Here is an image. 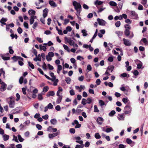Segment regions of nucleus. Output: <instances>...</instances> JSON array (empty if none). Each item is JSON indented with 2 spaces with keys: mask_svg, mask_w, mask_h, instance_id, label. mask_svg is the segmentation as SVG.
<instances>
[{
  "mask_svg": "<svg viewBox=\"0 0 148 148\" xmlns=\"http://www.w3.org/2000/svg\"><path fill=\"white\" fill-rule=\"evenodd\" d=\"M73 5L74 7L75 10L77 13L80 14L81 12L80 9L82 8L81 5L79 3L74 1L73 3Z\"/></svg>",
  "mask_w": 148,
  "mask_h": 148,
  "instance_id": "f257e3e1",
  "label": "nucleus"
},
{
  "mask_svg": "<svg viewBox=\"0 0 148 148\" xmlns=\"http://www.w3.org/2000/svg\"><path fill=\"white\" fill-rule=\"evenodd\" d=\"M132 108L130 106L127 105L124 108V112L125 114H130L132 111Z\"/></svg>",
  "mask_w": 148,
  "mask_h": 148,
  "instance_id": "f03ea898",
  "label": "nucleus"
},
{
  "mask_svg": "<svg viewBox=\"0 0 148 148\" xmlns=\"http://www.w3.org/2000/svg\"><path fill=\"white\" fill-rule=\"evenodd\" d=\"M97 21L99 25L104 26L106 23V22L104 20L99 18L97 19Z\"/></svg>",
  "mask_w": 148,
  "mask_h": 148,
  "instance_id": "7ed1b4c3",
  "label": "nucleus"
},
{
  "mask_svg": "<svg viewBox=\"0 0 148 148\" xmlns=\"http://www.w3.org/2000/svg\"><path fill=\"white\" fill-rule=\"evenodd\" d=\"M131 16L134 19H137L138 18V14L134 11H131Z\"/></svg>",
  "mask_w": 148,
  "mask_h": 148,
  "instance_id": "20e7f679",
  "label": "nucleus"
},
{
  "mask_svg": "<svg viewBox=\"0 0 148 148\" xmlns=\"http://www.w3.org/2000/svg\"><path fill=\"white\" fill-rule=\"evenodd\" d=\"M7 88V85L4 82H2L1 86L0 88V90L2 92L4 91Z\"/></svg>",
  "mask_w": 148,
  "mask_h": 148,
  "instance_id": "39448f33",
  "label": "nucleus"
},
{
  "mask_svg": "<svg viewBox=\"0 0 148 148\" xmlns=\"http://www.w3.org/2000/svg\"><path fill=\"white\" fill-rule=\"evenodd\" d=\"M12 59L13 60L14 62H16L18 60H21L23 61V59L20 56H14L12 58Z\"/></svg>",
  "mask_w": 148,
  "mask_h": 148,
  "instance_id": "423d86ee",
  "label": "nucleus"
},
{
  "mask_svg": "<svg viewBox=\"0 0 148 148\" xmlns=\"http://www.w3.org/2000/svg\"><path fill=\"white\" fill-rule=\"evenodd\" d=\"M123 43L125 45L130 46L131 45V42L129 40L124 38L123 39Z\"/></svg>",
  "mask_w": 148,
  "mask_h": 148,
  "instance_id": "0eeeda50",
  "label": "nucleus"
},
{
  "mask_svg": "<svg viewBox=\"0 0 148 148\" xmlns=\"http://www.w3.org/2000/svg\"><path fill=\"white\" fill-rule=\"evenodd\" d=\"M96 121L99 124L101 125L104 121V119L102 117H99L97 119Z\"/></svg>",
  "mask_w": 148,
  "mask_h": 148,
  "instance_id": "6e6552de",
  "label": "nucleus"
},
{
  "mask_svg": "<svg viewBox=\"0 0 148 148\" xmlns=\"http://www.w3.org/2000/svg\"><path fill=\"white\" fill-rule=\"evenodd\" d=\"M48 10L47 8L45 9L43 11V16L44 18H45L47 15Z\"/></svg>",
  "mask_w": 148,
  "mask_h": 148,
  "instance_id": "1a4fd4ad",
  "label": "nucleus"
},
{
  "mask_svg": "<svg viewBox=\"0 0 148 148\" xmlns=\"http://www.w3.org/2000/svg\"><path fill=\"white\" fill-rule=\"evenodd\" d=\"M9 107L11 108H13L15 104L14 101L10 100L9 102Z\"/></svg>",
  "mask_w": 148,
  "mask_h": 148,
  "instance_id": "9d476101",
  "label": "nucleus"
},
{
  "mask_svg": "<svg viewBox=\"0 0 148 148\" xmlns=\"http://www.w3.org/2000/svg\"><path fill=\"white\" fill-rule=\"evenodd\" d=\"M49 4L53 7H56L57 6L56 3L53 1H49Z\"/></svg>",
  "mask_w": 148,
  "mask_h": 148,
  "instance_id": "9b49d317",
  "label": "nucleus"
},
{
  "mask_svg": "<svg viewBox=\"0 0 148 148\" xmlns=\"http://www.w3.org/2000/svg\"><path fill=\"white\" fill-rule=\"evenodd\" d=\"M54 95V92L53 91H51L48 92L47 95V97H49L51 96H53Z\"/></svg>",
  "mask_w": 148,
  "mask_h": 148,
  "instance_id": "f8f14e48",
  "label": "nucleus"
},
{
  "mask_svg": "<svg viewBox=\"0 0 148 148\" xmlns=\"http://www.w3.org/2000/svg\"><path fill=\"white\" fill-rule=\"evenodd\" d=\"M58 90L57 91L56 95L57 96H61L60 94V92H62L63 91V89L61 87H58Z\"/></svg>",
  "mask_w": 148,
  "mask_h": 148,
  "instance_id": "ddd939ff",
  "label": "nucleus"
},
{
  "mask_svg": "<svg viewBox=\"0 0 148 148\" xmlns=\"http://www.w3.org/2000/svg\"><path fill=\"white\" fill-rule=\"evenodd\" d=\"M58 96V97L57 99L56 103H59L61 102V101L62 98V96L61 95Z\"/></svg>",
  "mask_w": 148,
  "mask_h": 148,
  "instance_id": "4468645a",
  "label": "nucleus"
},
{
  "mask_svg": "<svg viewBox=\"0 0 148 148\" xmlns=\"http://www.w3.org/2000/svg\"><path fill=\"white\" fill-rule=\"evenodd\" d=\"M36 16H31L30 19V23L31 25L32 24L34 21L35 17H36Z\"/></svg>",
  "mask_w": 148,
  "mask_h": 148,
  "instance_id": "2eb2a0df",
  "label": "nucleus"
},
{
  "mask_svg": "<svg viewBox=\"0 0 148 148\" xmlns=\"http://www.w3.org/2000/svg\"><path fill=\"white\" fill-rule=\"evenodd\" d=\"M50 122L52 124L55 125L57 123V121L55 119H52L50 120Z\"/></svg>",
  "mask_w": 148,
  "mask_h": 148,
  "instance_id": "dca6fc26",
  "label": "nucleus"
},
{
  "mask_svg": "<svg viewBox=\"0 0 148 148\" xmlns=\"http://www.w3.org/2000/svg\"><path fill=\"white\" fill-rule=\"evenodd\" d=\"M105 132L109 133L111 131H113V130L111 127H110L109 128H107L105 130H104Z\"/></svg>",
  "mask_w": 148,
  "mask_h": 148,
  "instance_id": "f3484780",
  "label": "nucleus"
},
{
  "mask_svg": "<svg viewBox=\"0 0 148 148\" xmlns=\"http://www.w3.org/2000/svg\"><path fill=\"white\" fill-rule=\"evenodd\" d=\"M3 140L5 141L9 139V135L5 134L3 135Z\"/></svg>",
  "mask_w": 148,
  "mask_h": 148,
  "instance_id": "a211bd4d",
  "label": "nucleus"
},
{
  "mask_svg": "<svg viewBox=\"0 0 148 148\" xmlns=\"http://www.w3.org/2000/svg\"><path fill=\"white\" fill-rule=\"evenodd\" d=\"M114 69V66H110L108 67L107 68V70L109 71H110L111 73H112Z\"/></svg>",
  "mask_w": 148,
  "mask_h": 148,
  "instance_id": "6ab92c4d",
  "label": "nucleus"
},
{
  "mask_svg": "<svg viewBox=\"0 0 148 148\" xmlns=\"http://www.w3.org/2000/svg\"><path fill=\"white\" fill-rule=\"evenodd\" d=\"M120 89L122 91H124V93L125 94H127V93H126L125 92V91L128 92V91H130V89H129L128 90H126L125 88L124 87H121L120 88Z\"/></svg>",
  "mask_w": 148,
  "mask_h": 148,
  "instance_id": "aec40b11",
  "label": "nucleus"
},
{
  "mask_svg": "<svg viewBox=\"0 0 148 148\" xmlns=\"http://www.w3.org/2000/svg\"><path fill=\"white\" fill-rule=\"evenodd\" d=\"M109 4L111 6H117L116 3L114 1H110Z\"/></svg>",
  "mask_w": 148,
  "mask_h": 148,
  "instance_id": "412c9836",
  "label": "nucleus"
},
{
  "mask_svg": "<svg viewBox=\"0 0 148 148\" xmlns=\"http://www.w3.org/2000/svg\"><path fill=\"white\" fill-rule=\"evenodd\" d=\"M82 35L84 36H86L88 35L87 31L85 29L82 30Z\"/></svg>",
  "mask_w": 148,
  "mask_h": 148,
  "instance_id": "4be33fe9",
  "label": "nucleus"
},
{
  "mask_svg": "<svg viewBox=\"0 0 148 148\" xmlns=\"http://www.w3.org/2000/svg\"><path fill=\"white\" fill-rule=\"evenodd\" d=\"M126 142L129 144H131L132 143L134 144L135 143V142H133L130 138H128L126 139Z\"/></svg>",
  "mask_w": 148,
  "mask_h": 148,
  "instance_id": "5701e85b",
  "label": "nucleus"
},
{
  "mask_svg": "<svg viewBox=\"0 0 148 148\" xmlns=\"http://www.w3.org/2000/svg\"><path fill=\"white\" fill-rule=\"evenodd\" d=\"M124 34L126 36H128L130 34V30L128 29H125L124 31Z\"/></svg>",
  "mask_w": 148,
  "mask_h": 148,
  "instance_id": "b1692460",
  "label": "nucleus"
},
{
  "mask_svg": "<svg viewBox=\"0 0 148 148\" xmlns=\"http://www.w3.org/2000/svg\"><path fill=\"white\" fill-rule=\"evenodd\" d=\"M103 3V2L101 1H99L98 0H97L95 2V5H101Z\"/></svg>",
  "mask_w": 148,
  "mask_h": 148,
  "instance_id": "393cba45",
  "label": "nucleus"
},
{
  "mask_svg": "<svg viewBox=\"0 0 148 148\" xmlns=\"http://www.w3.org/2000/svg\"><path fill=\"white\" fill-rule=\"evenodd\" d=\"M1 56L2 58L5 60H9L10 58V57L5 56L3 55H1Z\"/></svg>",
  "mask_w": 148,
  "mask_h": 148,
  "instance_id": "a878e982",
  "label": "nucleus"
},
{
  "mask_svg": "<svg viewBox=\"0 0 148 148\" xmlns=\"http://www.w3.org/2000/svg\"><path fill=\"white\" fill-rule=\"evenodd\" d=\"M35 11L33 10H29L28 11V13L29 15H34L35 14Z\"/></svg>",
  "mask_w": 148,
  "mask_h": 148,
  "instance_id": "bb28decb",
  "label": "nucleus"
},
{
  "mask_svg": "<svg viewBox=\"0 0 148 148\" xmlns=\"http://www.w3.org/2000/svg\"><path fill=\"white\" fill-rule=\"evenodd\" d=\"M39 47L40 50L42 49L44 51H46L47 48L45 46H42V45H39Z\"/></svg>",
  "mask_w": 148,
  "mask_h": 148,
  "instance_id": "cd10ccee",
  "label": "nucleus"
},
{
  "mask_svg": "<svg viewBox=\"0 0 148 148\" xmlns=\"http://www.w3.org/2000/svg\"><path fill=\"white\" fill-rule=\"evenodd\" d=\"M119 117L118 118L119 120H124V114H121L119 115Z\"/></svg>",
  "mask_w": 148,
  "mask_h": 148,
  "instance_id": "c85d7f7f",
  "label": "nucleus"
},
{
  "mask_svg": "<svg viewBox=\"0 0 148 148\" xmlns=\"http://www.w3.org/2000/svg\"><path fill=\"white\" fill-rule=\"evenodd\" d=\"M141 41H143L145 45H147L148 44V42L147 41L146 39L145 38H142L140 42H141Z\"/></svg>",
  "mask_w": 148,
  "mask_h": 148,
  "instance_id": "c756f323",
  "label": "nucleus"
},
{
  "mask_svg": "<svg viewBox=\"0 0 148 148\" xmlns=\"http://www.w3.org/2000/svg\"><path fill=\"white\" fill-rule=\"evenodd\" d=\"M71 80V79L69 77H66L65 81L67 84H70Z\"/></svg>",
  "mask_w": 148,
  "mask_h": 148,
  "instance_id": "7c9ffc66",
  "label": "nucleus"
},
{
  "mask_svg": "<svg viewBox=\"0 0 148 148\" xmlns=\"http://www.w3.org/2000/svg\"><path fill=\"white\" fill-rule=\"evenodd\" d=\"M18 139L20 142H23L24 140V139L23 138L21 137V136L19 134L18 135Z\"/></svg>",
  "mask_w": 148,
  "mask_h": 148,
  "instance_id": "2f4dec72",
  "label": "nucleus"
},
{
  "mask_svg": "<svg viewBox=\"0 0 148 148\" xmlns=\"http://www.w3.org/2000/svg\"><path fill=\"white\" fill-rule=\"evenodd\" d=\"M99 103L100 106H103L104 105L106 106V104H105L104 102L101 100H100L99 101Z\"/></svg>",
  "mask_w": 148,
  "mask_h": 148,
  "instance_id": "473e14b6",
  "label": "nucleus"
},
{
  "mask_svg": "<svg viewBox=\"0 0 148 148\" xmlns=\"http://www.w3.org/2000/svg\"><path fill=\"white\" fill-rule=\"evenodd\" d=\"M28 63L29 66L32 69H33L34 68V66L33 64L32 63L28 61Z\"/></svg>",
  "mask_w": 148,
  "mask_h": 148,
  "instance_id": "72a5a7b5",
  "label": "nucleus"
},
{
  "mask_svg": "<svg viewBox=\"0 0 148 148\" xmlns=\"http://www.w3.org/2000/svg\"><path fill=\"white\" fill-rule=\"evenodd\" d=\"M116 112L114 110H112L109 113V115L110 116H112L115 114Z\"/></svg>",
  "mask_w": 148,
  "mask_h": 148,
  "instance_id": "f704fd0d",
  "label": "nucleus"
},
{
  "mask_svg": "<svg viewBox=\"0 0 148 148\" xmlns=\"http://www.w3.org/2000/svg\"><path fill=\"white\" fill-rule=\"evenodd\" d=\"M94 112H99V110L97 108V106L96 105H95L94 106Z\"/></svg>",
  "mask_w": 148,
  "mask_h": 148,
  "instance_id": "c9c22d12",
  "label": "nucleus"
},
{
  "mask_svg": "<svg viewBox=\"0 0 148 148\" xmlns=\"http://www.w3.org/2000/svg\"><path fill=\"white\" fill-rule=\"evenodd\" d=\"M95 137L97 139H100L101 138V136L98 133H96L95 134Z\"/></svg>",
  "mask_w": 148,
  "mask_h": 148,
  "instance_id": "e433bc0d",
  "label": "nucleus"
},
{
  "mask_svg": "<svg viewBox=\"0 0 148 148\" xmlns=\"http://www.w3.org/2000/svg\"><path fill=\"white\" fill-rule=\"evenodd\" d=\"M122 101L125 104H126L127 103L129 100L127 98H123L122 99Z\"/></svg>",
  "mask_w": 148,
  "mask_h": 148,
  "instance_id": "4c0bfd02",
  "label": "nucleus"
},
{
  "mask_svg": "<svg viewBox=\"0 0 148 148\" xmlns=\"http://www.w3.org/2000/svg\"><path fill=\"white\" fill-rule=\"evenodd\" d=\"M64 40L65 41L67 42L68 43H69L70 42L71 40V38H68L66 37H64Z\"/></svg>",
  "mask_w": 148,
  "mask_h": 148,
  "instance_id": "58836bf2",
  "label": "nucleus"
},
{
  "mask_svg": "<svg viewBox=\"0 0 148 148\" xmlns=\"http://www.w3.org/2000/svg\"><path fill=\"white\" fill-rule=\"evenodd\" d=\"M86 100L84 98L82 99V101L81 102L82 104L83 105H85L87 103Z\"/></svg>",
  "mask_w": 148,
  "mask_h": 148,
  "instance_id": "ea45409f",
  "label": "nucleus"
},
{
  "mask_svg": "<svg viewBox=\"0 0 148 148\" xmlns=\"http://www.w3.org/2000/svg\"><path fill=\"white\" fill-rule=\"evenodd\" d=\"M85 75L87 78V81L88 82H89L90 80V75L87 73H86V74Z\"/></svg>",
  "mask_w": 148,
  "mask_h": 148,
  "instance_id": "a19ab883",
  "label": "nucleus"
},
{
  "mask_svg": "<svg viewBox=\"0 0 148 148\" xmlns=\"http://www.w3.org/2000/svg\"><path fill=\"white\" fill-rule=\"evenodd\" d=\"M49 89V87L48 86L44 87L43 89V92H47Z\"/></svg>",
  "mask_w": 148,
  "mask_h": 148,
  "instance_id": "79ce46f5",
  "label": "nucleus"
},
{
  "mask_svg": "<svg viewBox=\"0 0 148 148\" xmlns=\"http://www.w3.org/2000/svg\"><path fill=\"white\" fill-rule=\"evenodd\" d=\"M9 52L11 54H13L14 53V51L12 49V47L10 46L9 47Z\"/></svg>",
  "mask_w": 148,
  "mask_h": 148,
  "instance_id": "37998d69",
  "label": "nucleus"
},
{
  "mask_svg": "<svg viewBox=\"0 0 148 148\" xmlns=\"http://www.w3.org/2000/svg\"><path fill=\"white\" fill-rule=\"evenodd\" d=\"M87 103L88 104H90L92 101V99L91 98H87Z\"/></svg>",
  "mask_w": 148,
  "mask_h": 148,
  "instance_id": "c03bdc74",
  "label": "nucleus"
},
{
  "mask_svg": "<svg viewBox=\"0 0 148 148\" xmlns=\"http://www.w3.org/2000/svg\"><path fill=\"white\" fill-rule=\"evenodd\" d=\"M63 47L64 49L66 50L68 52H69L70 51L69 48L67 45H63Z\"/></svg>",
  "mask_w": 148,
  "mask_h": 148,
  "instance_id": "a18cd8bd",
  "label": "nucleus"
},
{
  "mask_svg": "<svg viewBox=\"0 0 148 148\" xmlns=\"http://www.w3.org/2000/svg\"><path fill=\"white\" fill-rule=\"evenodd\" d=\"M84 79V76H81L80 77H78V80L80 81H83Z\"/></svg>",
  "mask_w": 148,
  "mask_h": 148,
  "instance_id": "49530a36",
  "label": "nucleus"
},
{
  "mask_svg": "<svg viewBox=\"0 0 148 148\" xmlns=\"http://www.w3.org/2000/svg\"><path fill=\"white\" fill-rule=\"evenodd\" d=\"M32 52L34 54V55L36 56V57L37 56V52L36 50L35 49H34L33 48V51Z\"/></svg>",
  "mask_w": 148,
  "mask_h": 148,
  "instance_id": "de8ad7c7",
  "label": "nucleus"
},
{
  "mask_svg": "<svg viewBox=\"0 0 148 148\" xmlns=\"http://www.w3.org/2000/svg\"><path fill=\"white\" fill-rule=\"evenodd\" d=\"M54 53L53 52H49L48 53L47 56H49L51 57H53L54 56Z\"/></svg>",
  "mask_w": 148,
  "mask_h": 148,
  "instance_id": "09e8293b",
  "label": "nucleus"
},
{
  "mask_svg": "<svg viewBox=\"0 0 148 148\" xmlns=\"http://www.w3.org/2000/svg\"><path fill=\"white\" fill-rule=\"evenodd\" d=\"M13 137V138L12 139V140H14L16 142L18 143V141L17 139V137L15 136L14 135Z\"/></svg>",
  "mask_w": 148,
  "mask_h": 148,
  "instance_id": "8fccbe9b",
  "label": "nucleus"
},
{
  "mask_svg": "<svg viewBox=\"0 0 148 148\" xmlns=\"http://www.w3.org/2000/svg\"><path fill=\"white\" fill-rule=\"evenodd\" d=\"M47 107L49 109H51L53 108V106L51 103H49L47 105Z\"/></svg>",
  "mask_w": 148,
  "mask_h": 148,
  "instance_id": "3c124183",
  "label": "nucleus"
},
{
  "mask_svg": "<svg viewBox=\"0 0 148 148\" xmlns=\"http://www.w3.org/2000/svg\"><path fill=\"white\" fill-rule=\"evenodd\" d=\"M60 134V131L59 130H58L56 133H52L54 137L56 136H57L58 135H59Z\"/></svg>",
  "mask_w": 148,
  "mask_h": 148,
  "instance_id": "603ef678",
  "label": "nucleus"
},
{
  "mask_svg": "<svg viewBox=\"0 0 148 148\" xmlns=\"http://www.w3.org/2000/svg\"><path fill=\"white\" fill-rule=\"evenodd\" d=\"M23 77H20L19 79V82L20 84H22L23 82Z\"/></svg>",
  "mask_w": 148,
  "mask_h": 148,
  "instance_id": "864d4df0",
  "label": "nucleus"
},
{
  "mask_svg": "<svg viewBox=\"0 0 148 148\" xmlns=\"http://www.w3.org/2000/svg\"><path fill=\"white\" fill-rule=\"evenodd\" d=\"M17 31L19 34H21L23 32V30L21 27H19L17 29Z\"/></svg>",
  "mask_w": 148,
  "mask_h": 148,
  "instance_id": "5fc2aeb1",
  "label": "nucleus"
},
{
  "mask_svg": "<svg viewBox=\"0 0 148 148\" xmlns=\"http://www.w3.org/2000/svg\"><path fill=\"white\" fill-rule=\"evenodd\" d=\"M38 99L40 100H41L43 99V97L41 94H38Z\"/></svg>",
  "mask_w": 148,
  "mask_h": 148,
  "instance_id": "6e6d98bb",
  "label": "nucleus"
},
{
  "mask_svg": "<svg viewBox=\"0 0 148 148\" xmlns=\"http://www.w3.org/2000/svg\"><path fill=\"white\" fill-rule=\"evenodd\" d=\"M125 28V29H131V27L128 24H126L124 26Z\"/></svg>",
  "mask_w": 148,
  "mask_h": 148,
  "instance_id": "4d7b16f0",
  "label": "nucleus"
},
{
  "mask_svg": "<svg viewBox=\"0 0 148 148\" xmlns=\"http://www.w3.org/2000/svg\"><path fill=\"white\" fill-rule=\"evenodd\" d=\"M36 127L38 130H41L42 127V126L39 124H37L36 125Z\"/></svg>",
  "mask_w": 148,
  "mask_h": 148,
  "instance_id": "13d9d810",
  "label": "nucleus"
},
{
  "mask_svg": "<svg viewBox=\"0 0 148 148\" xmlns=\"http://www.w3.org/2000/svg\"><path fill=\"white\" fill-rule=\"evenodd\" d=\"M16 96L17 97L16 100L17 101H18L20 98V96L18 93H17L16 94Z\"/></svg>",
  "mask_w": 148,
  "mask_h": 148,
  "instance_id": "bf43d9fd",
  "label": "nucleus"
},
{
  "mask_svg": "<svg viewBox=\"0 0 148 148\" xmlns=\"http://www.w3.org/2000/svg\"><path fill=\"white\" fill-rule=\"evenodd\" d=\"M121 25V22L120 21H118L115 23V25L117 27H119Z\"/></svg>",
  "mask_w": 148,
  "mask_h": 148,
  "instance_id": "052dcab7",
  "label": "nucleus"
},
{
  "mask_svg": "<svg viewBox=\"0 0 148 148\" xmlns=\"http://www.w3.org/2000/svg\"><path fill=\"white\" fill-rule=\"evenodd\" d=\"M69 131L71 133L74 134L75 132V130L74 128H71L69 130Z\"/></svg>",
  "mask_w": 148,
  "mask_h": 148,
  "instance_id": "680f3d73",
  "label": "nucleus"
},
{
  "mask_svg": "<svg viewBox=\"0 0 148 148\" xmlns=\"http://www.w3.org/2000/svg\"><path fill=\"white\" fill-rule=\"evenodd\" d=\"M49 118L48 115L47 114H46L44 116H42V118L45 120H47Z\"/></svg>",
  "mask_w": 148,
  "mask_h": 148,
  "instance_id": "e2e57ef3",
  "label": "nucleus"
},
{
  "mask_svg": "<svg viewBox=\"0 0 148 148\" xmlns=\"http://www.w3.org/2000/svg\"><path fill=\"white\" fill-rule=\"evenodd\" d=\"M101 82V81L99 79H97L96 81V83L97 85H99Z\"/></svg>",
  "mask_w": 148,
  "mask_h": 148,
  "instance_id": "0e129e2a",
  "label": "nucleus"
},
{
  "mask_svg": "<svg viewBox=\"0 0 148 148\" xmlns=\"http://www.w3.org/2000/svg\"><path fill=\"white\" fill-rule=\"evenodd\" d=\"M123 5V3L121 2H120L118 4V6L119 8L121 10L122 9Z\"/></svg>",
  "mask_w": 148,
  "mask_h": 148,
  "instance_id": "69168bd1",
  "label": "nucleus"
},
{
  "mask_svg": "<svg viewBox=\"0 0 148 148\" xmlns=\"http://www.w3.org/2000/svg\"><path fill=\"white\" fill-rule=\"evenodd\" d=\"M47 66L48 67L49 69V70H53L54 69V68L53 66L51 65L50 64H47Z\"/></svg>",
  "mask_w": 148,
  "mask_h": 148,
  "instance_id": "338daca9",
  "label": "nucleus"
},
{
  "mask_svg": "<svg viewBox=\"0 0 148 148\" xmlns=\"http://www.w3.org/2000/svg\"><path fill=\"white\" fill-rule=\"evenodd\" d=\"M125 145L122 144H120L119 145V148H125Z\"/></svg>",
  "mask_w": 148,
  "mask_h": 148,
  "instance_id": "774afa93",
  "label": "nucleus"
}]
</instances>
